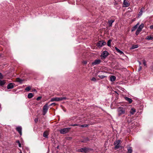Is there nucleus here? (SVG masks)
<instances>
[{"label":"nucleus","mask_w":153,"mask_h":153,"mask_svg":"<svg viewBox=\"0 0 153 153\" xmlns=\"http://www.w3.org/2000/svg\"><path fill=\"white\" fill-rule=\"evenodd\" d=\"M126 108L123 107H119L117 108V111L118 116H120L126 113Z\"/></svg>","instance_id":"nucleus-1"},{"label":"nucleus","mask_w":153,"mask_h":153,"mask_svg":"<svg viewBox=\"0 0 153 153\" xmlns=\"http://www.w3.org/2000/svg\"><path fill=\"white\" fill-rule=\"evenodd\" d=\"M92 149L84 147L83 148H81L78 149L77 151L78 152H82L87 153L92 151Z\"/></svg>","instance_id":"nucleus-2"},{"label":"nucleus","mask_w":153,"mask_h":153,"mask_svg":"<svg viewBox=\"0 0 153 153\" xmlns=\"http://www.w3.org/2000/svg\"><path fill=\"white\" fill-rule=\"evenodd\" d=\"M49 102L46 103L43 106V115H45L47 112L48 108H49V106H48V103Z\"/></svg>","instance_id":"nucleus-3"},{"label":"nucleus","mask_w":153,"mask_h":153,"mask_svg":"<svg viewBox=\"0 0 153 153\" xmlns=\"http://www.w3.org/2000/svg\"><path fill=\"white\" fill-rule=\"evenodd\" d=\"M71 128H67L61 129L59 130V132L61 134H65L68 133L70 130Z\"/></svg>","instance_id":"nucleus-4"},{"label":"nucleus","mask_w":153,"mask_h":153,"mask_svg":"<svg viewBox=\"0 0 153 153\" xmlns=\"http://www.w3.org/2000/svg\"><path fill=\"white\" fill-rule=\"evenodd\" d=\"M108 53L106 51H104L101 55L102 59H105V58L108 55Z\"/></svg>","instance_id":"nucleus-5"},{"label":"nucleus","mask_w":153,"mask_h":153,"mask_svg":"<svg viewBox=\"0 0 153 153\" xmlns=\"http://www.w3.org/2000/svg\"><path fill=\"white\" fill-rule=\"evenodd\" d=\"M106 44V43L105 42L103 41H101L98 42L97 43V45L98 47H101L102 46L105 45Z\"/></svg>","instance_id":"nucleus-6"},{"label":"nucleus","mask_w":153,"mask_h":153,"mask_svg":"<svg viewBox=\"0 0 153 153\" xmlns=\"http://www.w3.org/2000/svg\"><path fill=\"white\" fill-rule=\"evenodd\" d=\"M101 62V60L99 59H96L94 61V62H93L92 63V64L93 65H98Z\"/></svg>","instance_id":"nucleus-7"},{"label":"nucleus","mask_w":153,"mask_h":153,"mask_svg":"<svg viewBox=\"0 0 153 153\" xmlns=\"http://www.w3.org/2000/svg\"><path fill=\"white\" fill-rule=\"evenodd\" d=\"M16 131L19 133L20 136L22 135V128L21 126H19L16 128Z\"/></svg>","instance_id":"nucleus-8"},{"label":"nucleus","mask_w":153,"mask_h":153,"mask_svg":"<svg viewBox=\"0 0 153 153\" xmlns=\"http://www.w3.org/2000/svg\"><path fill=\"white\" fill-rule=\"evenodd\" d=\"M60 101V98L58 97H55L52 98L50 100V102H54V101Z\"/></svg>","instance_id":"nucleus-9"},{"label":"nucleus","mask_w":153,"mask_h":153,"mask_svg":"<svg viewBox=\"0 0 153 153\" xmlns=\"http://www.w3.org/2000/svg\"><path fill=\"white\" fill-rule=\"evenodd\" d=\"M14 84L13 83H10L7 86L8 89H12L14 88Z\"/></svg>","instance_id":"nucleus-10"},{"label":"nucleus","mask_w":153,"mask_h":153,"mask_svg":"<svg viewBox=\"0 0 153 153\" xmlns=\"http://www.w3.org/2000/svg\"><path fill=\"white\" fill-rule=\"evenodd\" d=\"M130 5V4L128 3L126 0H124L123 1V5L124 7H128Z\"/></svg>","instance_id":"nucleus-11"},{"label":"nucleus","mask_w":153,"mask_h":153,"mask_svg":"<svg viewBox=\"0 0 153 153\" xmlns=\"http://www.w3.org/2000/svg\"><path fill=\"white\" fill-rule=\"evenodd\" d=\"M144 27V24L143 23H142L139 27L137 29V30L139 31H141L143 28Z\"/></svg>","instance_id":"nucleus-12"},{"label":"nucleus","mask_w":153,"mask_h":153,"mask_svg":"<svg viewBox=\"0 0 153 153\" xmlns=\"http://www.w3.org/2000/svg\"><path fill=\"white\" fill-rule=\"evenodd\" d=\"M125 100L126 101H127L130 103H131L132 102V100L131 99L129 98H128V97H125Z\"/></svg>","instance_id":"nucleus-13"},{"label":"nucleus","mask_w":153,"mask_h":153,"mask_svg":"<svg viewBox=\"0 0 153 153\" xmlns=\"http://www.w3.org/2000/svg\"><path fill=\"white\" fill-rule=\"evenodd\" d=\"M139 25V23H138L135 25L131 29V31L133 32L137 28V27Z\"/></svg>","instance_id":"nucleus-14"},{"label":"nucleus","mask_w":153,"mask_h":153,"mask_svg":"<svg viewBox=\"0 0 153 153\" xmlns=\"http://www.w3.org/2000/svg\"><path fill=\"white\" fill-rule=\"evenodd\" d=\"M48 132L47 131H45L43 134V136L45 138H48Z\"/></svg>","instance_id":"nucleus-15"},{"label":"nucleus","mask_w":153,"mask_h":153,"mask_svg":"<svg viewBox=\"0 0 153 153\" xmlns=\"http://www.w3.org/2000/svg\"><path fill=\"white\" fill-rule=\"evenodd\" d=\"M115 49L120 54H123V52L120 50L119 49H118L117 47H115Z\"/></svg>","instance_id":"nucleus-16"},{"label":"nucleus","mask_w":153,"mask_h":153,"mask_svg":"<svg viewBox=\"0 0 153 153\" xmlns=\"http://www.w3.org/2000/svg\"><path fill=\"white\" fill-rule=\"evenodd\" d=\"M136 112V110L134 108H132L130 111V113L132 114H134Z\"/></svg>","instance_id":"nucleus-17"},{"label":"nucleus","mask_w":153,"mask_h":153,"mask_svg":"<svg viewBox=\"0 0 153 153\" xmlns=\"http://www.w3.org/2000/svg\"><path fill=\"white\" fill-rule=\"evenodd\" d=\"M114 22V20H111L110 21H108V25L110 27H111L112 25V23Z\"/></svg>","instance_id":"nucleus-18"},{"label":"nucleus","mask_w":153,"mask_h":153,"mask_svg":"<svg viewBox=\"0 0 153 153\" xmlns=\"http://www.w3.org/2000/svg\"><path fill=\"white\" fill-rule=\"evenodd\" d=\"M110 79L111 81H114L116 79V77L114 76H111L110 77Z\"/></svg>","instance_id":"nucleus-19"},{"label":"nucleus","mask_w":153,"mask_h":153,"mask_svg":"<svg viewBox=\"0 0 153 153\" xmlns=\"http://www.w3.org/2000/svg\"><path fill=\"white\" fill-rule=\"evenodd\" d=\"M146 39L149 40H152L153 39V36H147L146 38Z\"/></svg>","instance_id":"nucleus-20"},{"label":"nucleus","mask_w":153,"mask_h":153,"mask_svg":"<svg viewBox=\"0 0 153 153\" xmlns=\"http://www.w3.org/2000/svg\"><path fill=\"white\" fill-rule=\"evenodd\" d=\"M23 81H24V80L22 79H20V78H16V81L17 82H19L21 83H22L23 82Z\"/></svg>","instance_id":"nucleus-21"},{"label":"nucleus","mask_w":153,"mask_h":153,"mask_svg":"<svg viewBox=\"0 0 153 153\" xmlns=\"http://www.w3.org/2000/svg\"><path fill=\"white\" fill-rule=\"evenodd\" d=\"M5 80H0V86H2L5 83Z\"/></svg>","instance_id":"nucleus-22"},{"label":"nucleus","mask_w":153,"mask_h":153,"mask_svg":"<svg viewBox=\"0 0 153 153\" xmlns=\"http://www.w3.org/2000/svg\"><path fill=\"white\" fill-rule=\"evenodd\" d=\"M138 47V46L137 45H132L131 49H134L136 48H137Z\"/></svg>","instance_id":"nucleus-23"},{"label":"nucleus","mask_w":153,"mask_h":153,"mask_svg":"<svg viewBox=\"0 0 153 153\" xmlns=\"http://www.w3.org/2000/svg\"><path fill=\"white\" fill-rule=\"evenodd\" d=\"M33 95L32 93H30L28 95V97L29 98H31L33 97Z\"/></svg>","instance_id":"nucleus-24"},{"label":"nucleus","mask_w":153,"mask_h":153,"mask_svg":"<svg viewBox=\"0 0 153 153\" xmlns=\"http://www.w3.org/2000/svg\"><path fill=\"white\" fill-rule=\"evenodd\" d=\"M120 140H117L116 142H114V145H119L120 143Z\"/></svg>","instance_id":"nucleus-25"},{"label":"nucleus","mask_w":153,"mask_h":153,"mask_svg":"<svg viewBox=\"0 0 153 153\" xmlns=\"http://www.w3.org/2000/svg\"><path fill=\"white\" fill-rule=\"evenodd\" d=\"M128 153H131L132 151V148L131 147H129L128 149Z\"/></svg>","instance_id":"nucleus-26"},{"label":"nucleus","mask_w":153,"mask_h":153,"mask_svg":"<svg viewBox=\"0 0 153 153\" xmlns=\"http://www.w3.org/2000/svg\"><path fill=\"white\" fill-rule=\"evenodd\" d=\"M112 40L111 39H109L108 40L107 42V45L108 46L110 47L111 46V42Z\"/></svg>","instance_id":"nucleus-27"},{"label":"nucleus","mask_w":153,"mask_h":153,"mask_svg":"<svg viewBox=\"0 0 153 153\" xmlns=\"http://www.w3.org/2000/svg\"><path fill=\"white\" fill-rule=\"evenodd\" d=\"M89 140V139L87 138H86L84 139V140H82L81 141V142H83V143H85L87 141Z\"/></svg>","instance_id":"nucleus-28"},{"label":"nucleus","mask_w":153,"mask_h":153,"mask_svg":"<svg viewBox=\"0 0 153 153\" xmlns=\"http://www.w3.org/2000/svg\"><path fill=\"white\" fill-rule=\"evenodd\" d=\"M31 89V88L30 86H28L25 88V90L27 91H29Z\"/></svg>","instance_id":"nucleus-29"},{"label":"nucleus","mask_w":153,"mask_h":153,"mask_svg":"<svg viewBox=\"0 0 153 153\" xmlns=\"http://www.w3.org/2000/svg\"><path fill=\"white\" fill-rule=\"evenodd\" d=\"M60 98V101H62L63 100L67 99V98L66 97H61Z\"/></svg>","instance_id":"nucleus-30"},{"label":"nucleus","mask_w":153,"mask_h":153,"mask_svg":"<svg viewBox=\"0 0 153 153\" xmlns=\"http://www.w3.org/2000/svg\"><path fill=\"white\" fill-rule=\"evenodd\" d=\"M88 124H84L83 125H80V126L82 127H88Z\"/></svg>","instance_id":"nucleus-31"},{"label":"nucleus","mask_w":153,"mask_h":153,"mask_svg":"<svg viewBox=\"0 0 153 153\" xmlns=\"http://www.w3.org/2000/svg\"><path fill=\"white\" fill-rule=\"evenodd\" d=\"M142 61H143V64L146 67L147 65H146V62L145 60L143 59V60Z\"/></svg>","instance_id":"nucleus-32"},{"label":"nucleus","mask_w":153,"mask_h":153,"mask_svg":"<svg viewBox=\"0 0 153 153\" xmlns=\"http://www.w3.org/2000/svg\"><path fill=\"white\" fill-rule=\"evenodd\" d=\"M114 147V148L115 149H117L119 148L120 146L119 145H115Z\"/></svg>","instance_id":"nucleus-33"},{"label":"nucleus","mask_w":153,"mask_h":153,"mask_svg":"<svg viewBox=\"0 0 153 153\" xmlns=\"http://www.w3.org/2000/svg\"><path fill=\"white\" fill-rule=\"evenodd\" d=\"M98 76L101 79H103L104 77H106L105 76H103V75H101V76L99 75V76Z\"/></svg>","instance_id":"nucleus-34"},{"label":"nucleus","mask_w":153,"mask_h":153,"mask_svg":"<svg viewBox=\"0 0 153 153\" xmlns=\"http://www.w3.org/2000/svg\"><path fill=\"white\" fill-rule=\"evenodd\" d=\"M70 126H80V125L76 124H71V125H70Z\"/></svg>","instance_id":"nucleus-35"},{"label":"nucleus","mask_w":153,"mask_h":153,"mask_svg":"<svg viewBox=\"0 0 153 153\" xmlns=\"http://www.w3.org/2000/svg\"><path fill=\"white\" fill-rule=\"evenodd\" d=\"M140 31H139L138 30H137V31H136V33H135V34L136 35H138L140 32Z\"/></svg>","instance_id":"nucleus-36"},{"label":"nucleus","mask_w":153,"mask_h":153,"mask_svg":"<svg viewBox=\"0 0 153 153\" xmlns=\"http://www.w3.org/2000/svg\"><path fill=\"white\" fill-rule=\"evenodd\" d=\"M91 81H93L94 82H95L96 81V79L95 77H93L91 79Z\"/></svg>","instance_id":"nucleus-37"},{"label":"nucleus","mask_w":153,"mask_h":153,"mask_svg":"<svg viewBox=\"0 0 153 153\" xmlns=\"http://www.w3.org/2000/svg\"><path fill=\"white\" fill-rule=\"evenodd\" d=\"M142 69V67L140 66H139V68L138 69V71H140Z\"/></svg>","instance_id":"nucleus-38"},{"label":"nucleus","mask_w":153,"mask_h":153,"mask_svg":"<svg viewBox=\"0 0 153 153\" xmlns=\"http://www.w3.org/2000/svg\"><path fill=\"white\" fill-rule=\"evenodd\" d=\"M143 12H142L141 11H140L139 12L138 15L139 16H141L142 15Z\"/></svg>","instance_id":"nucleus-39"},{"label":"nucleus","mask_w":153,"mask_h":153,"mask_svg":"<svg viewBox=\"0 0 153 153\" xmlns=\"http://www.w3.org/2000/svg\"><path fill=\"white\" fill-rule=\"evenodd\" d=\"M3 76L1 73H0V79H2L3 78Z\"/></svg>","instance_id":"nucleus-40"},{"label":"nucleus","mask_w":153,"mask_h":153,"mask_svg":"<svg viewBox=\"0 0 153 153\" xmlns=\"http://www.w3.org/2000/svg\"><path fill=\"white\" fill-rule=\"evenodd\" d=\"M41 98V97H38L37 99H36V100L38 101L40 100Z\"/></svg>","instance_id":"nucleus-41"},{"label":"nucleus","mask_w":153,"mask_h":153,"mask_svg":"<svg viewBox=\"0 0 153 153\" xmlns=\"http://www.w3.org/2000/svg\"><path fill=\"white\" fill-rule=\"evenodd\" d=\"M150 28L151 29H153V25L150 26Z\"/></svg>","instance_id":"nucleus-42"},{"label":"nucleus","mask_w":153,"mask_h":153,"mask_svg":"<svg viewBox=\"0 0 153 153\" xmlns=\"http://www.w3.org/2000/svg\"><path fill=\"white\" fill-rule=\"evenodd\" d=\"M38 118H36L35 119V122H37L38 121Z\"/></svg>","instance_id":"nucleus-43"},{"label":"nucleus","mask_w":153,"mask_h":153,"mask_svg":"<svg viewBox=\"0 0 153 153\" xmlns=\"http://www.w3.org/2000/svg\"><path fill=\"white\" fill-rule=\"evenodd\" d=\"M144 8H142L141 9H140V11H141L142 12H143V9H144Z\"/></svg>","instance_id":"nucleus-44"},{"label":"nucleus","mask_w":153,"mask_h":153,"mask_svg":"<svg viewBox=\"0 0 153 153\" xmlns=\"http://www.w3.org/2000/svg\"><path fill=\"white\" fill-rule=\"evenodd\" d=\"M19 147H21V145L20 143H19Z\"/></svg>","instance_id":"nucleus-45"},{"label":"nucleus","mask_w":153,"mask_h":153,"mask_svg":"<svg viewBox=\"0 0 153 153\" xmlns=\"http://www.w3.org/2000/svg\"><path fill=\"white\" fill-rule=\"evenodd\" d=\"M52 104H53V105H56V103L55 102H54V103H52Z\"/></svg>","instance_id":"nucleus-46"},{"label":"nucleus","mask_w":153,"mask_h":153,"mask_svg":"<svg viewBox=\"0 0 153 153\" xmlns=\"http://www.w3.org/2000/svg\"><path fill=\"white\" fill-rule=\"evenodd\" d=\"M16 143H18V144L20 143V142L19 140H17L16 141Z\"/></svg>","instance_id":"nucleus-47"},{"label":"nucleus","mask_w":153,"mask_h":153,"mask_svg":"<svg viewBox=\"0 0 153 153\" xmlns=\"http://www.w3.org/2000/svg\"><path fill=\"white\" fill-rule=\"evenodd\" d=\"M3 57V56H2V54H0V57Z\"/></svg>","instance_id":"nucleus-48"},{"label":"nucleus","mask_w":153,"mask_h":153,"mask_svg":"<svg viewBox=\"0 0 153 153\" xmlns=\"http://www.w3.org/2000/svg\"><path fill=\"white\" fill-rule=\"evenodd\" d=\"M33 91H36V90L35 89H34L33 90Z\"/></svg>","instance_id":"nucleus-49"},{"label":"nucleus","mask_w":153,"mask_h":153,"mask_svg":"<svg viewBox=\"0 0 153 153\" xmlns=\"http://www.w3.org/2000/svg\"><path fill=\"white\" fill-rule=\"evenodd\" d=\"M139 65H140L141 64V62H140V61H139Z\"/></svg>","instance_id":"nucleus-50"},{"label":"nucleus","mask_w":153,"mask_h":153,"mask_svg":"<svg viewBox=\"0 0 153 153\" xmlns=\"http://www.w3.org/2000/svg\"><path fill=\"white\" fill-rule=\"evenodd\" d=\"M85 64H86L87 63V62L86 61H85L84 62Z\"/></svg>","instance_id":"nucleus-51"},{"label":"nucleus","mask_w":153,"mask_h":153,"mask_svg":"<svg viewBox=\"0 0 153 153\" xmlns=\"http://www.w3.org/2000/svg\"><path fill=\"white\" fill-rule=\"evenodd\" d=\"M53 105V104H52H52H51L49 106H51V105Z\"/></svg>","instance_id":"nucleus-52"},{"label":"nucleus","mask_w":153,"mask_h":153,"mask_svg":"<svg viewBox=\"0 0 153 153\" xmlns=\"http://www.w3.org/2000/svg\"><path fill=\"white\" fill-rule=\"evenodd\" d=\"M19 153H22V152L21 151H20V152H19Z\"/></svg>","instance_id":"nucleus-53"}]
</instances>
